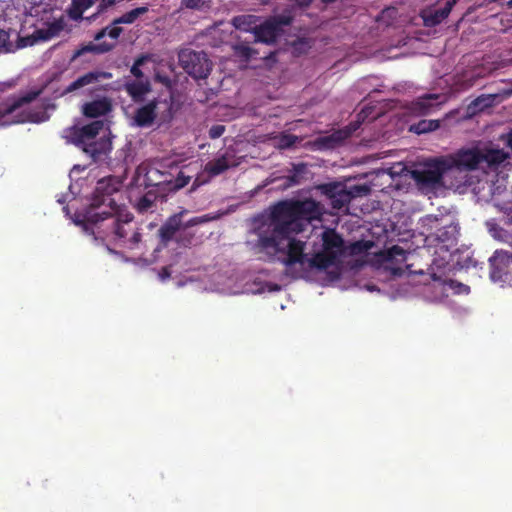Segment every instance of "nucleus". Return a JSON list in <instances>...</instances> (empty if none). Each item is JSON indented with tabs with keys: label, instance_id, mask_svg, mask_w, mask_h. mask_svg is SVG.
I'll return each mask as SVG.
<instances>
[{
	"label": "nucleus",
	"instance_id": "29",
	"mask_svg": "<svg viewBox=\"0 0 512 512\" xmlns=\"http://www.w3.org/2000/svg\"><path fill=\"white\" fill-rule=\"evenodd\" d=\"M372 247V242L358 240L345 245L346 254L351 256L360 255L367 252Z\"/></svg>",
	"mask_w": 512,
	"mask_h": 512
},
{
	"label": "nucleus",
	"instance_id": "4",
	"mask_svg": "<svg viewBox=\"0 0 512 512\" xmlns=\"http://www.w3.org/2000/svg\"><path fill=\"white\" fill-rule=\"evenodd\" d=\"M449 170L456 168L461 171H473L485 164L487 168H496L508 158L502 149L484 147L462 148L453 155L444 157Z\"/></svg>",
	"mask_w": 512,
	"mask_h": 512
},
{
	"label": "nucleus",
	"instance_id": "20",
	"mask_svg": "<svg viewBox=\"0 0 512 512\" xmlns=\"http://www.w3.org/2000/svg\"><path fill=\"white\" fill-rule=\"evenodd\" d=\"M233 154L225 153L220 157L209 161L205 165V171L211 176H217L221 173L225 172L231 166H235L236 164L232 163Z\"/></svg>",
	"mask_w": 512,
	"mask_h": 512
},
{
	"label": "nucleus",
	"instance_id": "30",
	"mask_svg": "<svg viewBox=\"0 0 512 512\" xmlns=\"http://www.w3.org/2000/svg\"><path fill=\"white\" fill-rule=\"evenodd\" d=\"M92 0H72V7L70 9V16L73 19L82 17V14L86 9L91 7Z\"/></svg>",
	"mask_w": 512,
	"mask_h": 512
},
{
	"label": "nucleus",
	"instance_id": "18",
	"mask_svg": "<svg viewBox=\"0 0 512 512\" xmlns=\"http://www.w3.org/2000/svg\"><path fill=\"white\" fill-rule=\"evenodd\" d=\"M123 88L135 103H142L151 91V84L148 80H127Z\"/></svg>",
	"mask_w": 512,
	"mask_h": 512
},
{
	"label": "nucleus",
	"instance_id": "35",
	"mask_svg": "<svg viewBox=\"0 0 512 512\" xmlns=\"http://www.w3.org/2000/svg\"><path fill=\"white\" fill-rule=\"evenodd\" d=\"M341 183H336V182H333V183H326V184H323L320 186V189L322 191V193L330 199V202H332L333 198H335L336 194L340 191L341 189Z\"/></svg>",
	"mask_w": 512,
	"mask_h": 512
},
{
	"label": "nucleus",
	"instance_id": "15",
	"mask_svg": "<svg viewBox=\"0 0 512 512\" xmlns=\"http://www.w3.org/2000/svg\"><path fill=\"white\" fill-rule=\"evenodd\" d=\"M370 192V188L366 185H354L349 189L345 185H341L340 191L336 194L331 202V206L334 209H341L348 205L352 199L367 195Z\"/></svg>",
	"mask_w": 512,
	"mask_h": 512
},
{
	"label": "nucleus",
	"instance_id": "39",
	"mask_svg": "<svg viewBox=\"0 0 512 512\" xmlns=\"http://www.w3.org/2000/svg\"><path fill=\"white\" fill-rule=\"evenodd\" d=\"M224 132H225V126L220 125V124L213 125L209 129V137L211 139H217V138L221 137L224 134Z\"/></svg>",
	"mask_w": 512,
	"mask_h": 512
},
{
	"label": "nucleus",
	"instance_id": "6",
	"mask_svg": "<svg viewBox=\"0 0 512 512\" xmlns=\"http://www.w3.org/2000/svg\"><path fill=\"white\" fill-rule=\"evenodd\" d=\"M172 97H169V100H161L155 98L145 105L138 107L133 115V123L137 127L145 128L150 127L154 123L155 119L158 116L159 109L161 106L164 107V111L161 114V119L163 121L170 120L173 117L172 113Z\"/></svg>",
	"mask_w": 512,
	"mask_h": 512
},
{
	"label": "nucleus",
	"instance_id": "23",
	"mask_svg": "<svg viewBox=\"0 0 512 512\" xmlns=\"http://www.w3.org/2000/svg\"><path fill=\"white\" fill-rule=\"evenodd\" d=\"M115 46V43L108 42H99L97 44L89 43L82 48L75 51L73 55V59L80 57L81 55L91 52L94 54H103L112 50Z\"/></svg>",
	"mask_w": 512,
	"mask_h": 512
},
{
	"label": "nucleus",
	"instance_id": "42",
	"mask_svg": "<svg viewBox=\"0 0 512 512\" xmlns=\"http://www.w3.org/2000/svg\"><path fill=\"white\" fill-rule=\"evenodd\" d=\"M190 178L189 177H185L184 175L180 174L178 175V177L176 178V187L177 188H182L184 187L185 185L188 184Z\"/></svg>",
	"mask_w": 512,
	"mask_h": 512
},
{
	"label": "nucleus",
	"instance_id": "40",
	"mask_svg": "<svg viewBox=\"0 0 512 512\" xmlns=\"http://www.w3.org/2000/svg\"><path fill=\"white\" fill-rule=\"evenodd\" d=\"M181 5L188 9H200L204 5L203 0H182Z\"/></svg>",
	"mask_w": 512,
	"mask_h": 512
},
{
	"label": "nucleus",
	"instance_id": "12",
	"mask_svg": "<svg viewBox=\"0 0 512 512\" xmlns=\"http://www.w3.org/2000/svg\"><path fill=\"white\" fill-rule=\"evenodd\" d=\"M456 0H444L433 7L422 11L421 17L426 27H434L442 23L450 14Z\"/></svg>",
	"mask_w": 512,
	"mask_h": 512
},
{
	"label": "nucleus",
	"instance_id": "5",
	"mask_svg": "<svg viewBox=\"0 0 512 512\" xmlns=\"http://www.w3.org/2000/svg\"><path fill=\"white\" fill-rule=\"evenodd\" d=\"M181 68L195 79H205L212 70V63L204 51L186 48L178 53Z\"/></svg>",
	"mask_w": 512,
	"mask_h": 512
},
{
	"label": "nucleus",
	"instance_id": "24",
	"mask_svg": "<svg viewBox=\"0 0 512 512\" xmlns=\"http://www.w3.org/2000/svg\"><path fill=\"white\" fill-rule=\"evenodd\" d=\"M492 102L493 98L491 95H481L468 104L467 113L470 116L476 115L479 112H482L485 108L490 107Z\"/></svg>",
	"mask_w": 512,
	"mask_h": 512
},
{
	"label": "nucleus",
	"instance_id": "45",
	"mask_svg": "<svg viewBox=\"0 0 512 512\" xmlns=\"http://www.w3.org/2000/svg\"><path fill=\"white\" fill-rule=\"evenodd\" d=\"M508 146L512 149V131L508 135Z\"/></svg>",
	"mask_w": 512,
	"mask_h": 512
},
{
	"label": "nucleus",
	"instance_id": "26",
	"mask_svg": "<svg viewBox=\"0 0 512 512\" xmlns=\"http://www.w3.org/2000/svg\"><path fill=\"white\" fill-rule=\"evenodd\" d=\"M440 127L439 120L422 119L410 126L409 131L415 134H425L437 130Z\"/></svg>",
	"mask_w": 512,
	"mask_h": 512
},
{
	"label": "nucleus",
	"instance_id": "14",
	"mask_svg": "<svg viewBox=\"0 0 512 512\" xmlns=\"http://www.w3.org/2000/svg\"><path fill=\"white\" fill-rule=\"evenodd\" d=\"M41 92V90H31L23 95L9 98L6 103L0 106V120L36 100ZM9 124L10 123L3 122L0 123V126H7Z\"/></svg>",
	"mask_w": 512,
	"mask_h": 512
},
{
	"label": "nucleus",
	"instance_id": "31",
	"mask_svg": "<svg viewBox=\"0 0 512 512\" xmlns=\"http://www.w3.org/2000/svg\"><path fill=\"white\" fill-rule=\"evenodd\" d=\"M122 31V28L117 25H113L111 27L107 26L95 34L94 40L99 42L105 36H109L112 40L116 41L119 38Z\"/></svg>",
	"mask_w": 512,
	"mask_h": 512
},
{
	"label": "nucleus",
	"instance_id": "36",
	"mask_svg": "<svg viewBox=\"0 0 512 512\" xmlns=\"http://www.w3.org/2000/svg\"><path fill=\"white\" fill-rule=\"evenodd\" d=\"M299 141L298 136L283 133L279 136L278 147L280 149H288L293 147Z\"/></svg>",
	"mask_w": 512,
	"mask_h": 512
},
{
	"label": "nucleus",
	"instance_id": "11",
	"mask_svg": "<svg viewBox=\"0 0 512 512\" xmlns=\"http://www.w3.org/2000/svg\"><path fill=\"white\" fill-rule=\"evenodd\" d=\"M338 259L334 254H329L325 251L315 253L312 257H308L306 268L298 269L294 272V279L305 278L313 270H326L327 268L335 265Z\"/></svg>",
	"mask_w": 512,
	"mask_h": 512
},
{
	"label": "nucleus",
	"instance_id": "16",
	"mask_svg": "<svg viewBox=\"0 0 512 512\" xmlns=\"http://www.w3.org/2000/svg\"><path fill=\"white\" fill-rule=\"evenodd\" d=\"M322 242V250L329 254H334L338 260L342 255L346 254L345 242L334 229H328L322 233Z\"/></svg>",
	"mask_w": 512,
	"mask_h": 512
},
{
	"label": "nucleus",
	"instance_id": "34",
	"mask_svg": "<svg viewBox=\"0 0 512 512\" xmlns=\"http://www.w3.org/2000/svg\"><path fill=\"white\" fill-rule=\"evenodd\" d=\"M443 287L452 290L455 294H467L470 291L469 286L452 279L444 280Z\"/></svg>",
	"mask_w": 512,
	"mask_h": 512
},
{
	"label": "nucleus",
	"instance_id": "7",
	"mask_svg": "<svg viewBox=\"0 0 512 512\" xmlns=\"http://www.w3.org/2000/svg\"><path fill=\"white\" fill-rule=\"evenodd\" d=\"M449 171V164L444 157L430 159L421 168L412 170L411 176L423 188H434L441 184L444 173Z\"/></svg>",
	"mask_w": 512,
	"mask_h": 512
},
{
	"label": "nucleus",
	"instance_id": "28",
	"mask_svg": "<svg viewBox=\"0 0 512 512\" xmlns=\"http://www.w3.org/2000/svg\"><path fill=\"white\" fill-rule=\"evenodd\" d=\"M147 11H148L147 7H138V8L132 9V10L126 12L125 14H123L122 16L114 19L112 24L113 25L132 24L136 21V19L139 16L145 14Z\"/></svg>",
	"mask_w": 512,
	"mask_h": 512
},
{
	"label": "nucleus",
	"instance_id": "17",
	"mask_svg": "<svg viewBox=\"0 0 512 512\" xmlns=\"http://www.w3.org/2000/svg\"><path fill=\"white\" fill-rule=\"evenodd\" d=\"M79 148L94 161H97L101 156L107 155L112 150V142L107 137H101L97 140H90Z\"/></svg>",
	"mask_w": 512,
	"mask_h": 512
},
{
	"label": "nucleus",
	"instance_id": "41",
	"mask_svg": "<svg viewBox=\"0 0 512 512\" xmlns=\"http://www.w3.org/2000/svg\"><path fill=\"white\" fill-rule=\"evenodd\" d=\"M405 251L399 245H394L388 250V255L392 259H396L398 256H404Z\"/></svg>",
	"mask_w": 512,
	"mask_h": 512
},
{
	"label": "nucleus",
	"instance_id": "38",
	"mask_svg": "<svg viewBox=\"0 0 512 512\" xmlns=\"http://www.w3.org/2000/svg\"><path fill=\"white\" fill-rule=\"evenodd\" d=\"M145 61H146L145 56H141L135 60L134 64L132 65V67L130 69V72L134 77L140 79L144 76L142 70L140 69V66H142Z\"/></svg>",
	"mask_w": 512,
	"mask_h": 512
},
{
	"label": "nucleus",
	"instance_id": "33",
	"mask_svg": "<svg viewBox=\"0 0 512 512\" xmlns=\"http://www.w3.org/2000/svg\"><path fill=\"white\" fill-rule=\"evenodd\" d=\"M18 119L13 121L12 123H23V122H35V123H38V122H41V121H44L45 120V117H44V112H21L19 115H18Z\"/></svg>",
	"mask_w": 512,
	"mask_h": 512
},
{
	"label": "nucleus",
	"instance_id": "21",
	"mask_svg": "<svg viewBox=\"0 0 512 512\" xmlns=\"http://www.w3.org/2000/svg\"><path fill=\"white\" fill-rule=\"evenodd\" d=\"M112 78V73L106 72V71H92L88 72L79 78H77L75 81H73L67 88V91H75L79 88H82L88 84L94 83L98 81L99 79H110Z\"/></svg>",
	"mask_w": 512,
	"mask_h": 512
},
{
	"label": "nucleus",
	"instance_id": "19",
	"mask_svg": "<svg viewBox=\"0 0 512 512\" xmlns=\"http://www.w3.org/2000/svg\"><path fill=\"white\" fill-rule=\"evenodd\" d=\"M112 110L110 99L103 97L101 99L87 102L83 106V114L88 118H98L107 115Z\"/></svg>",
	"mask_w": 512,
	"mask_h": 512
},
{
	"label": "nucleus",
	"instance_id": "44",
	"mask_svg": "<svg viewBox=\"0 0 512 512\" xmlns=\"http://www.w3.org/2000/svg\"><path fill=\"white\" fill-rule=\"evenodd\" d=\"M248 16H240V17H235L234 20H233V23L234 25L237 27V28H242L243 25L245 24L246 22V18Z\"/></svg>",
	"mask_w": 512,
	"mask_h": 512
},
{
	"label": "nucleus",
	"instance_id": "9",
	"mask_svg": "<svg viewBox=\"0 0 512 512\" xmlns=\"http://www.w3.org/2000/svg\"><path fill=\"white\" fill-rule=\"evenodd\" d=\"M458 225L450 223L438 228L434 233L427 236V241L434 244L441 251L449 252L455 249L458 240Z\"/></svg>",
	"mask_w": 512,
	"mask_h": 512
},
{
	"label": "nucleus",
	"instance_id": "1",
	"mask_svg": "<svg viewBox=\"0 0 512 512\" xmlns=\"http://www.w3.org/2000/svg\"><path fill=\"white\" fill-rule=\"evenodd\" d=\"M323 206L312 199H286L278 201L269 208L266 221L258 228L257 247L271 257L284 253L281 259L287 275L294 278V272L306 268L308 255L306 243L292 238L299 234L314 220H320Z\"/></svg>",
	"mask_w": 512,
	"mask_h": 512
},
{
	"label": "nucleus",
	"instance_id": "46",
	"mask_svg": "<svg viewBox=\"0 0 512 512\" xmlns=\"http://www.w3.org/2000/svg\"><path fill=\"white\" fill-rule=\"evenodd\" d=\"M324 3H333L335 0H322Z\"/></svg>",
	"mask_w": 512,
	"mask_h": 512
},
{
	"label": "nucleus",
	"instance_id": "37",
	"mask_svg": "<svg viewBox=\"0 0 512 512\" xmlns=\"http://www.w3.org/2000/svg\"><path fill=\"white\" fill-rule=\"evenodd\" d=\"M217 218H218V215H213V214H205L202 216L193 217L184 224V228L204 224V223L216 220Z\"/></svg>",
	"mask_w": 512,
	"mask_h": 512
},
{
	"label": "nucleus",
	"instance_id": "25",
	"mask_svg": "<svg viewBox=\"0 0 512 512\" xmlns=\"http://www.w3.org/2000/svg\"><path fill=\"white\" fill-rule=\"evenodd\" d=\"M156 199L157 194L153 191H148L138 199L135 208L142 214L152 211L156 206Z\"/></svg>",
	"mask_w": 512,
	"mask_h": 512
},
{
	"label": "nucleus",
	"instance_id": "2",
	"mask_svg": "<svg viewBox=\"0 0 512 512\" xmlns=\"http://www.w3.org/2000/svg\"><path fill=\"white\" fill-rule=\"evenodd\" d=\"M120 182L106 177L96 184L91 204L83 214L82 222L94 234L114 241L128 249L138 248L141 233L134 229L133 215L116 204L113 195L119 192Z\"/></svg>",
	"mask_w": 512,
	"mask_h": 512
},
{
	"label": "nucleus",
	"instance_id": "32",
	"mask_svg": "<svg viewBox=\"0 0 512 512\" xmlns=\"http://www.w3.org/2000/svg\"><path fill=\"white\" fill-rule=\"evenodd\" d=\"M492 262V266L494 267L497 262H499V279L502 278L504 274H507L506 266L510 261V256L505 252L496 253V255L490 259Z\"/></svg>",
	"mask_w": 512,
	"mask_h": 512
},
{
	"label": "nucleus",
	"instance_id": "27",
	"mask_svg": "<svg viewBox=\"0 0 512 512\" xmlns=\"http://www.w3.org/2000/svg\"><path fill=\"white\" fill-rule=\"evenodd\" d=\"M438 96L434 94H428L424 97L419 98L412 103V110L422 115H426L430 112L433 106L432 101L437 100Z\"/></svg>",
	"mask_w": 512,
	"mask_h": 512
},
{
	"label": "nucleus",
	"instance_id": "10",
	"mask_svg": "<svg viewBox=\"0 0 512 512\" xmlns=\"http://www.w3.org/2000/svg\"><path fill=\"white\" fill-rule=\"evenodd\" d=\"M186 213V210L179 213H175L169 216L166 221L161 225L158 230L159 245L155 251H160L162 248L167 247L172 240L181 242V239L177 236V233L182 227V217Z\"/></svg>",
	"mask_w": 512,
	"mask_h": 512
},
{
	"label": "nucleus",
	"instance_id": "43",
	"mask_svg": "<svg viewBox=\"0 0 512 512\" xmlns=\"http://www.w3.org/2000/svg\"><path fill=\"white\" fill-rule=\"evenodd\" d=\"M159 276L162 280L169 279L171 277L170 267H168V266L162 267V269L159 273Z\"/></svg>",
	"mask_w": 512,
	"mask_h": 512
},
{
	"label": "nucleus",
	"instance_id": "8",
	"mask_svg": "<svg viewBox=\"0 0 512 512\" xmlns=\"http://www.w3.org/2000/svg\"><path fill=\"white\" fill-rule=\"evenodd\" d=\"M292 21V16L284 14L267 19L254 28L253 32L256 41L266 44L274 43L277 37L283 32V28L289 26Z\"/></svg>",
	"mask_w": 512,
	"mask_h": 512
},
{
	"label": "nucleus",
	"instance_id": "47",
	"mask_svg": "<svg viewBox=\"0 0 512 512\" xmlns=\"http://www.w3.org/2000/svg\"><path fill=\"white\" fill-rule=\"evenodd\" d=\"M507 6H508L509 8H512V0H509V1L507 2Z\"/></svg>",
	"mask_w": 512,
	"mask_h": 512
},
{
	"label": "nucleus",
	"instance_id": "13",
	"mask_svg": "<svg viewBox=\"0 0 512 512\" xmlns=\"http://www.w3.org/2000/svg\"><path fill=\"white\" fill-rule=\"evenodd\" d=\"M103 126V122L99 120L82 127L73 126L69 129L70 141L77 147L85 145L88 141L96 138Z\"/></svg>",
	"mask_w": 512,
	"mask_h": 512
},
{
	"label": "nucleus",
	"instance_id": "22",
	"mask_svg": "<svg viewBox=\"0 0 512 512\" xmlns=\"http://www.w3.org/2000/svg\"><path fill=\"white\" fill-rule=\"evenodd\" d=\"M309 173L308 165L306 163H293L292 169L289 174L285 177V186L293 187L301 184L307 179Z\"/></svg>",
	"mask_w": 512,
	"mask_h": 512
},
{
	"label": "nucleus",
	"instance_id": "3",
	"mask_svg": "<svg viewBox=\"0 0 512 512\" xmlns=\"http://www.w3.org/2000/svg\"><path fill=\"white\" fill-rule=\"evenodd\" d=\"M61 29V23L52 20V8L48 4L34 5L19 21V28L0 29V51L13 52L38 41L50 40Z\"/></svg>",
	"mask_w": 512,
	"mask_h": 512
}]
</instances>
